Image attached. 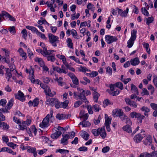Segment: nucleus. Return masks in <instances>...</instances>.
<instances>
[{"mask_svg":"<svg viewBox=\"0 0 157 157\" xmlns=\"http://www.w3.org/2000/svg\"><path fill=\"white\" fill-rule=\"evenodd\" d=\"M36 151V149L35 147H31L27 150V151L28 152L31 153H34Z\"/></svg>","mask_w":157,"mask_h":157,"instance_id":"nucleus-55","label":"nucleus"},{"mask_svg":"<svg viewBox=\"0 0 157 157\" xmlns=\"http://www.w3.org/2000/svg\"><path fill=\"white\" fill-rule=\"evenodd\" d=\"M130 115L132 118L137 119V122L140 123L142 122V120L145 118L144 116H143L142 114L139 113H137L136 112H131L130 113Z\"/></svg>","mask_w":157,"mask_h":157,"instance_id":"nucleus-3","label":"nucleus"},{"mask_svg":"<svg viewBox=\"0 0 157 157\" xmlns=\"http://www.w3.org/2000/svg\"><path fill=\"white\" fill-rule=\"evenodd\" d=\"M59 103H60L59 105L60 108H63L65 109L68 105V101L67 100H66L63 102H59Z\"/></svg>","mask_w":157,"mask_h":157,"instance_id":"nucleus-22","label":"nucleus"},{"mask_svg":"<svg viewBox=\"0 0 157 157\" xmlns=\"http://www.w3.org/2000/svg\"><path fill=\"white\" fill-rule=\"evenodd\" d=\"M7 145L9 147H12L13 149H15L17 146V144H14L12 142L8 143L7 144Z\"/></svg>","mask_w":157,"mask_h":157,"instance_id":"nucleus-37","label":"nucleus"},{"mask_svg":"<svg viewBox=\"0 0 157 157\" xmlns=\"http://www.w3.org/2000/svg\"><path fill=\"white\" fill-rule=\"evenodd\" d=\"M122 129L124 131H126L128 133L132 132V128L129 125H126L124 126L122 128Z\"/></svg>","mask_w":157,"mask_h":157,"instance_id":"nucleus-20","label":"nucleus"},{"mask_svg":"<svg viewBox=\"0 0 157 157\" xmlns=\"http://www.w3.org/2000/svg\"><path fill=\"white\" fill-rule=\"evenodd\" d=\"M1 124H0V127H3V129L4 130L7 129L9 128V125L7 124L4 122H2Z\"/></svg>","mask_w":157,"mask_h":157,"instance_id":"nucleus-29","label":"nucleus"},{"mask_svg":"<svg viewBox=\"0 0 157 157\" xmlns=\"http://www.w3.org/2000/svg\"><path fill=\"white\" fill-rule=\"evenodd\" d=\"M114 85H115V86L116 87L120 89L121 90H123L124 88L123 84L121 82H117L115 84H114Z\"/></svg>","mask_w":157,"mask_h":157,"instance_id":"nucleus-28","label":"nucleus"},{"mask_svg":"<svg viewBox=\"0 0 157 157\" xmlns=\"http://www.w3.org/2000/svg\"><path fill=\"white\" fill-rule=\"evenodd\" d=\"M151 108L153 109H157V104L153 103H151L150 104Z\"/></svg>","mask_w":157,"mask_h":157,"instance_id":"nucleus-64","label":"nucleus"},{"mask_svg":"<svg viewBox=\"0 0 157 157\" xmlns=\"http://www.w3.org/2000/svg\"><path fill=\"white\" fill-rule=\"evenodd\" d=\"M11 71H6V75L9 78H11L12 77V74L11 73Z\"/></svg>","mask_w":157,"mask_h":157,"instance_id":"nucleus-62","label":"nucleus"},{"mask_svg":"<svg viewBox=\"0 0 157 157\" xmlns=\"http://www.w3.org/2000/svg\"><path fill=\"white\" fill-rule=\"evenodd\" d=\"M21 33L22 34V37L24 39H25L26 37L27 36V33L26 30L25 29H23L21 31Z\"/></svg>","mask_w":157,"mask_h":157,"instance_id":"nucleus-41","label":"nucleus"},{"mask_svg":"<svg viewBox=\"0 0 157 157\" xmlns=\"http://www.w3.org/2000/svg\"><path fill=\"white\" fill-rule=\"evenodd\" d=\"M111 119L108 118L105 121V125H110L111 123Z\"/></svg>","mask_w":157,"mask_h":157,"instance_id":"nucleus-51","label":"nucleus"},{"mask_svg":"<svg viewBox=\"0 0 157 157\" xmlns=\"http://www.w3.org/2000/svg\"><path fill=\"white\" fill-rule=\"evenodd\" d=\"M44 92L46 95L51 97H53L54 96V94L52 93L50 88L48 86H47Z\"/></svg>","mask_w":157,"mask_h":157,"instance_id":"nucleus-12","label":"nucleus"},{"mask_svg":"<svg viewBox=\"0 0 157 157\" xmlns=\"http://www.w3.org/2000/svg\"><path fill=\"white\" fill-rule=\"evenodd\" d=\"M93 108L94 109V111L96 112H98L101 109L99 107V105L97 104H95L93 106Z\"/></svg>","mask_w":157,"mask_h":157,"instance_id":"nucleus-49","label":"nucleus"},{"mask_svg":"<svg viewBox=\"0 0 157 157\" xmlns=\"http://www.w3.org/2000/svg\"><path fill=\"white\" fill-rule=\"evenodd\" d=\"M46 104L50 105L51 106L54 105L56 109L60 108V103L57 99L55 98H49L46 101Z\"/></svg>","mask_w":157,"mask_h":157,"instance_id":"nucleus-2","label":"nucleus"},{"mask_svg":"<svg viewBox=\"0 0 157 157\" xmlns=\"http://www.w3.org/2000/svg\"><path fill=\"white\" fill-rule=\"evenodd\" d=\"M9 109H7V108L6 107L5 108H2L0 109V111L3 113H8L9 112L8 111Z\"/></svg>","mask_w":157,"mask_h":157,"instance_id":"nucleus-53","label":"nucleus"},{"mask_svg":"<svg viewBox=\"0 0 157 157\" xmlns=\"http://www.w3.org/2000/svg\"><path fill=\"white\" fill-rule=\"evenodd\" d=\"M100 134L101 136L103 139H104L105 138L106 136V134L105 131V127H102L100 129Z\"/></svg>","mask_w":157,"mask_h":157,"instance_id":"nucleus-18","label":"nucleus"},{"mask_svg":"<svg viewBox=\"0 0 157 157\" xmlns=\"http://www.w3.org/2000/svg\"><path fill=\"white\" fill-rule=\"evenodd\" d=\"M80 134L81 136L85 140H88L89 135L86 132L82 131L80 133Z\"/></svg>","mask_w":157,"mask_h":157,"instance_id":"nucleus-16","label":"nucleus"},{"mask_svg":"<svg viewBox=\"0 0 157 157\" xmlns=\"http://www.w3.org/2000/svg\"><path fill=\"white\" fill-rule=\"evenodd\" d=\"M63 137L61 140V142L64 145H67L68 144L67 140L69 138V136L68 134H66L65 136L62 135Z\"/></svg>","mask_w":157,"mask_h":157,"instance_id":"nucleus-11","label":"nucleus"},{"mask_svg":"<svg viewBox=\"0 0 157 157\" xmlns=\"http://www.w3.org/2000/svg\"><path fill=\"white\" fill-rule=\"evenodd\" d=\"M71 79L74 84H75V85H78V80L76 76L72 78Z\"/></svg>","mask_w":157,"mask_h":157,"instance_id":"nucleus-42","label":"nucleus"},{"mask_svg":"<svg viewBox=\"0 0 157 157\" xmlns=\"http://www.w3.org/2000/svg\"><path fill=\"white\" fill-rule=\"evenodd\" d=\"M56 118L59 120H63L64 119H67L68 117H67L66 114H58L56 116Z\"/></svg>","mask_w":157,"mask_h":157,"instance_id":"nucleus-19","label":"nucleus"},{"mask_svg":"<svg viewBox=\"0 0 157 157\" xmlns=\"http://www.w3.org/2000/svg\"><path fill=\"white\" fill-rule=\"evenodd\" d=\"M36 51L38 52L41 53L43 56H45V52L44 50L42 51L41 49H37L36 50Z\"/></svg>","mask_w":157,"mask_h":157,"instance_id":"nucleus-45","label":"nucleus"},{"mask_svg":"<svg viewBox=\"0 0 157 157\" xmlns=\"http://www.w3.org/2000/svg\"><path fill=\"white\" fill-rule=\"evenodd\" d=\"M84 124L83 125V127H87L90 126V124L88 121H86V120H84Z\"/></svg>","mask_w":157,"mask_h":157,"instance_id":"nucleus-63","label":"nucleus"},{"mask_svg":"<svg viewBox=\"0 0 157 157\" xmlns=\"http://www.w3.org/2000/svg\"><path fill=\"white\" fill-rule=\"evenodd\" d=\"M83 102L82 101H79L75 102L74 105V107L75 108L78 107L82 104Z\"/></svg>","mask_w":157,"mask_h":157,"instance_id":"nucleus-40","label":"nucleus"},{"mask_svg":"<svg viewBox=\"0 0 157 157\" xmlns=\"http://www.w3.org/2000/svg\"><path fill=\"white\" fill-rule=\"evenodd\" d=\"M20 55L22 57L24 60H25L27 58L26 54L24 52L23 49L21 48H20L18 50Z\"/></svg>","mask_w":157,"mask_h":157,"instance_id":"nucleus-15","label":"nucleus"},{"mask_svg":"<svg viewBox=\"0 0 157 157\" xmlns=\"http://www.w3.org/2000/svg\"><path fill=\"white\" fill-rule=\"evenodd\" d=\"M2 16L4 17L5 16V17H7L8 18L9 17V15H10V14H9L7 12H6L5 11H2Z\"/></svg>","mask_w":157,"mask_h":157,"instance_id":"nucleus-56","label":"nucleus"},{"mask_svg":"<svg viewBox=\"0 0 157 157\" xmlns=\"http://www.w3.org/2000/svg\"><path fill=\"white\" fill-rule=\"evenodd\" d=\"M85 91L82 93H79L78 98L82 101L85 102L86 104L88 103V101H87L86 96L85 95Z\"/></svg>","mask_w":157,"mask_h":157,"instance_id":"nucleus-8","label":"nucleus"},{"mask_svg":"<svg viewBox=\"0 0 157 157\" xmlns=\"http://www.w3.org/2000/svg\"><path fill=\"white\" fill-rule=\"evenodd\" d=\"M66 42L67 44V46L73 49V43L72 42L71 39L70 38H68L67 39Z\"/></svg>","mask_w":157,"mask_h":157,"instance_id":"nucleus-24","label":"nucleus"},{"mask_svg":"<svg viewBox=\"0 0 157 157\" xmlns=\"http://www.w3.org/2000/svg\"><path fill=\"white\" fill-rule=\"evenodd\" d=\"M94 100L95 102H97L98 101V99L100 96V94L97 92H95L93 93Z\"/></svg>","mask_w":157,"mask_h":157,"instance_id":"nucleus-26","label":"nucleus"},{"mask_svg":"<svg viewBox=\"0 0 157 157\" xmlns=\"http://www.w3.org/2000/svg\"><path fill=\"white\" fill-rule=\"evenodd\" d=\"M6 103V101L5 99H2L0 101V105L5 106Z\"/></svg>","mask_w":157,"mask_h":157,"instance_id":"nucleus-44","label":"nucleus"},{"mask_svg":"<svg viewBox=\"0 0 157 157\" xmlns=\"http://www.w3.org/2000/svg\"><path fill=\"white\" fill-rule=\"evenodd\" d=\"M105 40L107 44H109L113 42L117 41L118 39L116 36L106 35L105 36Z\"/></svg>","mask_w":157,"mask_h":157,"instance_id":"nucleus-5","label":"nucleus"},{"mask_svg":"<svg viewBox=\"0 0 157 157\" xmlns=\"http://www.w3.org/2000/svg\"><path fill=\"white\" fill-rule=\"evenodd\" d=\"M62 132L61 131H57L56 130V132L51 135V137L54 139H57L59 136L61 135Z\"/></svg>","mask_w":157,"mask_h":157,"instance_id":"nucleus-14","label":"nucleus"},{"mask_svg":"<svg viewBox=\"0 0 157 157\" xmlns=\"http://www.w3.org/2000/svg\"><path fill=\"white\" fill-rule=\"evenodd\" d=\"M16 98L18 99L21 101H23L25 100V98L23 93L21 91L19 90L17 94H15Z\"/></svg>","mask_w":157,"mask_h":157,"instance_id":"nucleus-6","label":"nucleus"},{"mask_svg":"<svg viewBox=\"0 0 157 157\" xmlns=\"http://www.w3.org/2000/svg\"><path fill=\"white\" fill-rule=\"evenodd\" d=\"M144 137L142 136V135L140 134H138L135 136L134 137V140L136 143H138L140 142L143 138Z\"/></svg>","mask_w":157,"mask_h":157,"instance_id":"nucleus-13","label":"nucleus"},{"mask_svg":"<svg viewBox=\"0 0 157 157\" xmlns=\"http://www.w3.org/2000/svg\"><path fill=\"white\" fill-rule=\"evenodd\" d=\"M148 89L149 90H151V94H152L154 92V88L151 85H149L148 86Z\"/></svg>","mask_w":157,"mask_h":157,"instance_id":"nucleus-50","label":"nucleus"},{"mask_svg":"<svg viewBox=\"0 0 157 157\" xmlns=\"http://www.w3.org/2000/svg\"><path fill=\"white\" fill-rule=\"evenodd\" d=\"M110 149V147L109 146H106L103 147L102 149V152L104 153H105L108 151Z\"/></svg>","mask_w":157,"mask_h":157,"instance_id":"nucleus-46","label":"nucleus"},{"mask_svg":"<svg viewBox=\"0 0 157 157\" xmlns=\"http://www.w3.org/2000/svg\"><path fill=\"white\" fill-rule=\"evenodd\" d=\"M55 80L58 82L59 85L62 86L64 83V82L62 81L63 80V78L62 77H56Z\"/></svg>","mask_w":157,"mask_h":157,"instance_id":"nucleus-23","label":"nucleus"},{"mask_svg":"<svg viewBox=\"0 0 157 157\" xmlns=\"http://www.w3.org/2000/svg\"><path fill=\"white\" fill-rule=\"evenodd\" d=\"M9 31L12 34H14L16 33L15 27L14 26L10 27L8 29Z\"/></svg>","mask_w":157,"mask_h":157,"instance_id":"nucleus-34","label":"nucleus"},{"mask_svg":"<svg viewBox=\"0 0 157 157\" xmlns=\"http://www.w3.org/2000/svg\"><path fill=\"white\" fill-rule=\"evenodd\" d=\"M52 67L54 71H56L59 73H63L65 74H66L67 73V70H65L63 69H61L58 67L54 66L53 65H52Z\"/></svg>","mask_w":157,"mask_h":157,"instance_id":"nucleus-10","label":"nucleus"},{"mask_svg":"<svg viewBox=\"0 0 157 157\" xmlns=\"http://www.w3.org/2000/svg\"><path fill=\"white\" fill-rule=\"evenodd\" d=\"M131 90L133 91V92L134 94H135L138 95L139 92L137 87H136V86L133 84H131Z\"/></svg>","mask_w":157,"mask_h":157,"instance_id":"nucleus-21","label":"nucleus"},{"mask_svg":"<svg viewBox=\"0 0 157 157\" xmlns=\"http://www.w3.org/2000/svg\"><path fill=\"white\" fill-rule=\"evenodd\" d=\"M141 10L143 14L146 16H147V10L146 9V8L142 7Z\"/></svg>","mask_w":157,"mask_h":157,"instance_id":"nucleus-54","label":"nucleus"},{"mask_svg":"<svg viewBox=\"0 0 157 157\" xmlns=\"http://www.w3.org/2000/svg\"><path fill=\"white\" fill-rule=\"evenodd\" d=\"M142 111L144 112V114L145 116L147 115V108L146 107H143L141 109Z\"/></svg>","mask_w":157,"mask_h":157,"instance_id":"nucleus-48","label":"nucleus"},{"mask_svg":"<svg viewBox=\"0 0 157 157\" xmlns=\"http://www.w3.org/2000/svg\"><path fill=\"white\" fill-rule=\"evenodd\" d=\"M109 104L112 105V104L110 103V101L108 99H106L104 102L103 106L104 107H105Z\"/></svg>","mask_w":157,"mask_h":157,"instance_id":"nucleus-43","label":"nucleus"},{"mask_svg":"<svg viewBox=\"0 0 157 157\" xmlns=\"http://www.w3.org/2000/svg\"><path fill=\"white\" fill-rule=\"evenodd\" d=\"M134 40H131L130 39L128 41L127 43V46L128 48H131L133 45Z\"/></svg>","mask_w":157,"mask_h":157,"instance_id":"nucleus-32","label":"nucleus"},{"mask_svg":"<svg viewBox=\"0 0 157 157\" xmlns=\"http://www.w3.org/2000/svg\"><path fill=\"white\" fill-rule=\"evenodd\" d=\"M87 107L89 113L90 114H92L93 113V112L92 110L91 106L89 105L87 106Z\"/></svg>","mask_w":157,"mask_h":157,"instance_id":"nucleus-59","label":"nucleus"},{"mask_svg":"<svg viewBox=\"0 0 157 157\" xmlns=\"http://www.w3.org/2000/svg\"><path fill=\"white\" fill-rule=\"evenodd\" d=\"M136 31L135 30H133L131 32V36L130 39L131 40H132L135 41L136 37Z\"/></svg>","mask_w":157,"mask_h":157,"instance_id":"nucleus-25","label":"nucleus"},{"mask_svg":"<svg viewBox=\"0 0 157 157\" xmlns=\"http://www.w3.org/2000/svg\"><path fill=\"white\" fill-rule=\"evenodd\" d=\"M53 111L51 110L50 111V114L47 115L46 117L44 119L42 122L40 124V126L42 128H45L49 125V121L52 122L54 120V118L53 116Z\"/></svg>","mask_w":157,"mask_h":157,"instance_id":"nucleus-1","label":"nucleus"},{"mask_svg":"<svg viewBox=\"0 0 157 157\" xmlns=\"http://www.w3.org/2000/svg\"><path fill=\"white\" fill-rule=\"evenodd\" d=\"M100 129L99 128L97 129H94L92 130V133L95 136H98L100 134Z\"/></svg>","mask_w":157,"mask_h":157,"instance_id":"nucleus-27","label":"nucleus"},{"mask_svg":"<svg viewBox=\"0 0 157 157\" xmlns=\"http://www.w3.org/2000/svg\"><path fill=\"white\" fill-rule=\"evenodd\" d=\"M42 79L43 82L44 83L47 84H48L50 80L49 78L46 77H42Z\"/></svg>","mask_w":157,"mask_h":157,"instance_id":"nucleus-39","label":"nucleus"},{"mask_svg":"<svg viewBox=\"0 0 157 157\" xmlns=\"http://www.w3.org/2000/svg\"><path fill=\"white\" fill-rule=\"evenodd\" d=\"M131 64L133 66H136L139 64L140 63L139 60L138 58H135L132 59L130 61Z\"/></svg>","mask_w":157,"mask_h":157,"instance_id":"nucleus-17","label":"nucleus"},{"mask_svg":"<svg viewBox=\"0 0 157 157\" xmlns=\"http://www.w3.org/2000/svg\"><path fill=\"white\" fill-rule=\"evenodd\" d=\"M154 21V18L152 16L148 17V24L152 23Z\"/></svg>","mask_w":157,"mask_h":157,"instance_id":"nucleus-58","label":"nucleus"},{"mask_svg":"<svg viewBox=\"0 0 157 157\" xmlns=\"http://www.w3.org/2000/svg\"><path fill=\"white\" fill-rule=\"evenodd\" d=\"M117 9L118 10V14L121 17H126L127 14L128 13L129 9L128 8H127L126 10L123 11L121 9H119L118 8H117Z\"/></svg>","mask_w":157,"mask_h":157,"instance_id":"nucleus-9","label":"nucleus"},{"mask_svg":"<svg viewBox=\"0 0 157 157\" xmlns=\"http://www.w3.org/2000/svg\"><path fill=\"white\" fill-rule=\"evenodd\" d=\"M48 35L49 42L53 46L56 47V44L59 42L58 37L55 36L51 33H49Z\"/></svg>","mask_w":157,"mask_h":157,"instance_id":"nucleus-4","label":"nucleus"},{"mask_svg":"<svg viewBox=\"0 0 157 157\" xmlns=\"http://www.w3.org/2000/svg\"><path fill=\"white\" fill-rule=\"evenodd\" d=\"M47 59L48 61H50L52 62H54L56 60V58L53 55H48L47 56Z\"/></svg>","mask_w":157,"mask_h":157,"instance_id":"nucleus-30","label":"nucleus"},{"mask_svg":"<svg viewBox=\"0 0 157 157\" xmlns=\"http://www.w3.org/2000/svg\"><path fill=\"white\" fill-rule=\"evenodd\" d=\"M122 121L123 122L125 121L128 117L124 114L123 112V114H121V116L119 117Z\"/></svg>","mask_w":157,"mask_h":157,"instance_id":"nucleus-35","label":"nucleus"},{"mask_svg":"<svg viewBox=\"0 0 157 157\" xmlns=\"http://www.w3.org/2000/svg\"><path fill=\"white\" fill-rule=\"evenodd\" d=\"M56 152H59L61 154L64 153H67L69 152V151L67 150L59 149L56 150Z\"/></svg>","mask_w":157,"mask_h":157,"instance_id":"nucleus-36","label":"nucleus"},{"mask_svg":"<svg viewBox=\"0 0 157 157\" xmlns=\"http://www.w3.org/2000/svg\"><path fill=\"white\" fill-rule=\"evenodd\" d=\"M13 120L14 122H15L19 125L21 124V122L20 121V119H17L16 117H13Z\"/></svg>","mask_w":157,"mask_h":157,"instance_id":"nucleus-47","label":"nucleus"},{"mask_svg":"<svg viewBox=\"0 0 157 157\" xmlns=\"http://www.w3.org/2000/svg\"><path fill=\"white\" fill-rule=\"evenodd\" d=\"M5 68L4 66L2 65H0V74L3 76L4 74L3 69Z\"/></svg>","mask_w":157,"mask_h":157,"instance_id":"nucleus-61","label":"nucleus"},{"mask_svg":"<svg viewBox=\"0 0 157 157\" xmlns=\"http://www.w3.org/2000/svg\"><path fill=\"white\" fill-rule=\"evenodd\" d=\"M55 51L53 50H47V51L45 52V56L47 55H49L50 54H52L53 52H54Z\"/></svg>","mask_w":157,"mask_h":157,"instance_id":"nucleus-60","label":"nucleus"},{"mask_svg":"<svg viewBox=\"0 0 157 157\" xmlns=\"http://www.w3.org/2000/svg\"><path fill=\"white\" fill-rule=\"evenodd\" d=\"M78 150L80 151H87L88 148L86 147H81L78 149Z\"/></svg>","mask_w":157,"mask_h":157,"instance_id":"nucleus-52","label":"nucleus"},{"mask_svg":"<svg viewBox=\"0 0 157 157\" xmlns=\"http://www.w3.org/2000/svg\"><path fill=\"white\" fill-rule=\"evenodd\" d=\"M31 30L34 33H36V34L38 35H40V32L38 31V30L34 27L32 26Z\"/></svg>","mask_w":157,"mask_h":157,"instance_id":"nucleus-38","label":"nucleus"},{"mask_svg":"<svg viewBox=\"0 0 157 157\" xmlns=\"http://www.w3.org/2000/svg\"><path fill=\"white\" fill-rule=\"evenodd\" d=\"M33 102L34 107L37 106L39 103V98H36L33 100Z\"/></svg>","mask_w":157,"mask_h":157,"instance_id":"nucleus-33","label":"nucleus"},{"mask_svg":"<svg viewBox=\"0 0 157 157\" xmlns=\"http://www.w3.org/2000/svg\"><path fill=\"white\" fill-rule=\"evenodd\" d=\"M6 151L8 153L12 154L13 155H15L16 154V152H13L10 148L8 147H7V149Z\"/></svg>","mask_w":157,"mask_h":157,"instance_id":"nucleus-57","label":"nucleus"},{"mask_svg":"<svg viewBox=\"0 0 157 157\" xmlns=\"http://www.w3.org/2000/svg\"><path fill=\"white\" fill-rule=\"evenodd\" d=\"M123 113L121 109H117L113 110L112 114L114 117H120Z\"/></svg>","mask_w":157,"mask_h":157,"instance_id":"nucleus-7","label":"nucleus"},{"mask_svg":"<svg viewBox=\"0 0 157 157\" xmlns=\"http://www.w3.org/2000/svg\"><path fill=\"white\" fill-rule=\"evenodd\" d=\"M13 101L12 99H11L8 103L6 107L7 108V109H9V110H10L13 106Z\"/></svg>","mask_w":157,"mask_h":157,"instance_id":"nucleus-31","label":"nucleus"}]
</instances>
